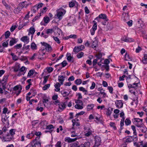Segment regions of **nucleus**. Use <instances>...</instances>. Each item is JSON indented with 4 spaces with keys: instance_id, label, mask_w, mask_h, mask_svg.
Wrapping results in <instances>:
<instances>
[{
    "instance_id": "obj_50",
    "label": "nucleus",
    "mask_w": 147,
    "mask_h": 147,
    "mask_svg": "<svg viewBox=\"0 0 147 147\" xmlns=\"http://www.w3.org/2000/svg\"><path fill=\"white\" fill-rule=\"evenodd\" d=\"M53 70V68L51 67H49L47 69V70L49 73L52 72Z\"/></svg>"
},
{
    "instance_id": "obj_6",
    "label": "nucleus",
    "mask_w": 147,
    "mask_h": 147,
    "mask_svg": "<svg viewBox=\"0 0 147 147\" xmlns=\"http://www.w3.org/2000/svg\"><path fill=\"white\" fill-rule=\"evenodd\" d=\"M115 104L116 105V107L118 108H122L123 106V103L121 100H116Z\"/></svg>"
},
{
    "instance_id": "obj_9",
    "label": "nucleus",
    "mask_w": 147,
    "mask_h": 147,
    "mask_svg": "<svg viewBox=\"0 0 147 147\" xmlns=\"http://www.w3.org/2000/svg\"><path fill=\"white\" fill-rule=\"evenodd\" d=\"M95 145L97 146H98L100 144V143L101 141L100 138L97 136H95Z\"/></svg>"
},
{
    "instance_id": "obj_53",
    "label": "nucleus",
    "mask_w": 147,
    "mask_h": 147,
    "mask_svg": "<svg viewBox=\"0 0 147 147\" xmlns=\"http://www.w3.org/2000/svg\"><path fill=\"white\" fill-rule=\"evenodd\" d=\"M53 39L55 40L59 44L60 42L59 40L57 37H55L53 36Z\"/></svg>"
},
{
    "instance_id": "obj_52",
    "label": "nucleus",
    "mask_w": 147,
    "mask_h": 147,
    "mask_svg": "<svg viewBox=\"0 0 147 147\" xmlns=\"http://www.w3.org/2000/svg\"><path fill=\"white\" fill-rule=\"evenodd\" d=\"M38 120H34L32 121V126H34L37 124L38 123Z\"/></svg>"
},
{
    "instance_id": "obj_51",
    "label": "nucleus",
    "mask_w": 147,
    "mask_h": 147,
    "mask_svg": "<svg viewBox=\"0 0 147 147\" xmlns=\"http://www.w3.org/2000/svg\"><path fill=\"white\" fill-rule=\"evenodd\" d=\"M135 125L137 127H141L143 125V124L142 123V122H141L140 123H139L136 122Z\"/></svg>"
},
{
    "instance_id": "obj_41",
    "label": "nucleus",
    "mask_w": 147,
    "mask_h": 147,
    "mask_svg": "<svg viewBox=\"0 0 147 147\" xmlns=\"http://www.w3.org/2000/svg\"><path fill=\"white\" fill-rule=\"evenodd\" d=\"M134 120L136 122L139 123H140L141 122H142V119H140L139 118H135L134 119Z\"/></svg>"
},
{
    "instance_id": "obj_1",
    "label": "nucleus",
    "mask_w": 147,
    "mask_h": 147,
    "mask_svg": "<svg viewBox=\"0 0 147 147\" xmlns=\"http://www.w3.org/2000/svg\"><path fill=\"white\" fill-rule=\"evenodd\" d=\"M66 11L62 8L58 9L57 10L56 16L59 20L62 18V16L65 14L66 13Z\"/></svg>"
},
{
    "instance_id": "obj_24",
    "label": "nucleus",
    "mask_w": 147,
    "mask_h": 147,
    "mask_svg": "<svg viewBox=\"0 0 147 147\" xmlns=\"http://www.w3.org/2000/svg\"><path fill=\"white\" fill-rule=\"evenodd\" d=\"M81 51V49H80L79 46L75 47L73 50V51L75 52L78 53L80 51Z\"/></svg>"
},
{
    "instance_id": "obj_22",
    "label": "nucleus",
    "mask_w": 147,
    "mask_h": 147,
    "mask_svg": "<svg viewBox=\"0 0 147 147\" xmlns=\"http://www.w3.org/2000/svg\"><path fill=\"white\" fill-rule=\"evenodd\" d=\"M31 48L32 50H36L37 49V47L36 44L34 42H32L31 45Z\"/></svg>"
},
{
    "instance_id": "obj_60",
    "label": "nucleus",
    "mask_w": 147,
    "mask_h": 147,
    "mask_svg": "<svg viewBox=\"0 0 147 147\" xmlns=\"http://www.w3.org/2000/svg\"><path fill=\"white\" fill-rule=\"evenodd\" d=\"M95 86V84L94 82H93L91 86L90 87V88L91 89H93L94 88Z\"/></svg>"
},
{
    "instance_id": "obj_55",
    "label": "nucleus",
    "mask_w": 147,
    "mask_h": 147,
    "mask_svg": "<svg viewBox=\"0 0 147 147\" xmlns=\"http://www.w3.org/2000/svg\"><path fill=\"white\" fill-rule=\"evenodd\" d=\"M79 99H78V100H76L75 101L76 103L77 104H80V105H82L83 103L82 101Z\"/></svg>"
},
{
    "instance_id": "obj_2",
    "label": "nucleus",
    "mask_w": 147,
    "mask_h": 147,
    "mask_svg": "<svg viewBox=\"0 0 147 147\" xmlns=\"http://www.w3.org/2000/svg\"><path fill=\"white\" fill-rule=\"evenodd\" d=\"M8 77V75H6V76H4L3 79L2 80L1 82L2 84V86L3 87V88L4 90H5L6 88V85L7 83V80Z\"/></svg>"
},
{
    "instance_id": "obj_17",
    "label": "nucleus",
    "mask_w": 147,
    "mask_h": 147,
    "mask_svg": "<svg viewBox=\"0 0 147 147\" xmlns=\"http://www.w3.org/2000/svg\"><path fill=\"white\" fill-rule=\"evenodd\" d=\"M66 56L67 60L69 62L71 61L73 59V57L71 56V54L70 53H67Z\"/></svg>"
},
{
    "instance_id": "obj_35",
    "label": "nucleus",
    "mask_w": 147,
    "mask_h": 147,
    "mask_svg": "<svg viewBox=\"0 0 147 147\" xmlns=\"http://www.w3.org/2000/svg\"><path fill=\"white\" fill-rule=\"evenodd\" d=\"M125 59L127 61L129 59H130V58L129 54H128L127 53H126L125 55Z\"/></svg>"
},
{
    "instance_id": "obj_63",
    "label": "nucleus",
    "mask_w": 147,
    "mask_h": 147,
    "mask_svg": "<svg viewBox=\"0 0 147 147\" xmlns=\"http://www.w3.org/2000/svg\"><path fill=\"white\" fill-rule=\"evenodd\" d=\"M104 64L106 65H108L110 63V61H109L108 59H105L104 61Z\"/></svg>"
},
{
    "instance_id": "obj_20",
    "label": "nucleus",
    "mask_w": 147,
    "mask_h": 147,
    "mask_svg": "<svg viewBox=\"0 0 147 147\" xmlns=\"http://www.w3.org/2000/svg\"><path fill=\"white\" fill-rule=\"evenodd\" d=\"M70 93V92L68 93L65 91L64 90H62L61 91V94L63 95V97H65L68 96Z\"/></svg>"
},
{
    "instance_id": "obj_28",
    "label": "nucleus",
    "mask_w": 147,
    "mask_h": 147,
    "mask_svg": "<svg viewBox=\"0 0 147 147\" xmlns=\"http://www.w3.org/2000/svg\"><path fill=\"white\" fill-rule=\"evenodd\" d=\"M50 86V84H48L45 85L42 88V90H47Z\"/></svg>"
},
{
    "instance_id": "obj_30",
    "label": "nucleus",
    "mask_w": 147,
    "mask_h": 147,
    "mask_svg": "<svg viewBox=\"0 0 147 147\" xmlns=\"http://www.w3.org/2000/svg\"><path fill=\"white\" fill-rule=\"evenodd\" d=\"M27 5H26V6L25 5V2H23L22 3H20L19 4V6L20 7L22 8V9L24 7H26Z\"/></svg>"
},
{
    "instance_id": "obj_18",
    "label": "nucleus",
    "mask_w": 147,
    "mask_h": 147,
    "mask_svg": "<svg viewBox=\"0 0 147 147\" xmlns=\"http://www.w3.org/2000/svg\"><path fill=\"white\" fill-rule=\"evenodd\" d=\"M22 9V8L18 6L17 7L14 9L13 11L14 13L18 14L20 12Z\"/></svg>"
},
{
    "instance_id": "obj_13",
    "label": "nucleus",
    "mask_w": 147,
    "mask_h": 147,
    "mask_svg": "<svg viewBox=\"0 0 147 147\" xmlns=\"http://www.w3.org/2000/svg\"><path fill=\"white\" fill-rule=\"evenodd\" d=\"M21 40L25 43H28L29 41V38L27 36L22 37L21 38Z\"/></svg>"
},
{
    "instance_id": "obj_19",
    "label": "nucleus",
    "mask_w": 147,
    "mask_h": 147,
    "mask_svg": "<svg viewBox=\"0 0 147 147\" xmlns=\"http://www.w3.org/2000/svg\"><path fill=\"white\" fill-rule=\"evenodd\" d=\"M79 90L80 91L84 92L85 94L87 95L88 94L87 90L85 89L84 88L82 87H80L79 88Z\"/></svg>"
},
{
    "instance_id": "obj_15",
    "label": "nucleus",
    "mask_w": 147,
    "mask_h": 147,
    "mask_svg": "<svg viewBox=\"0 0 147 147\" xmlns=\"http://www.w3.org/2000/svg\"><path fill=\"white\" fill-rule=\"evenodd\" d=\"M58 80L61 84H63V82L65 80V78L63 76H60L58 77Z\"/></svg>"
},
{
    "instance_id": "obj_23",
    "label": "nucleus",
    "mask_w": 147,
    "mask_h": 147,
    "mask_svg": "<svg viewBox=\"0 0 147 147\" xmlns=\"http://www.w3.org/2000/svg\"><path fill=\"white\" fill-rule=\"evenodd\" d=\"M98 45V42L96 40L93 41L92 45V47L93 48H96Z\"/></svg>"
},
{
    "instance_id": "obj_40",
    "label": "nucleus",
    "mask_w": 147,
    "mask_h": 147,
    "mask_svg": "<svg viewBox=\"0 0 147 147\" xmlns=\"http://www.w3.org/2000/svg\"><path fill=\"white\" fill-rule=\"evenodd\" d=\"M112 111V109H111V110H110L109 109H107V111H106V114L108 116H110L111 115Z\"/></svg>"
},
{
    "instance_id": "obj_31",
    "label": "nucleus",
    "mask_w": 147,
    "mask_h": 147,
    "mask_svg": "<svg viewBox=\"0 0 147 147\" xmlns=\"http://www.w3.org/2000/svg\"><path fill=\"white\" fill-rule=\"evenodd\" d=\"M75 3H76V2L73 1L69 2V7H73L75 5Z\"/></svg>"
},
{
    "instance_id": "obj_62",
    "label": "nucleus",
    "mask_w": 147,
    "mask_h": 147,
    "mask_svg": "<svg viewBox=\"0 0 147 147\" xmlns=\"http://www.w3.org/2000/svg\"><path fill=\"white\" fill-rule=\"evenodd\" d=\"M61 64L62 65V67H64L67 65V63L66 61L64 60L61 63Z\"/></svg>"
},
{
    "instance_id": "obj_11",
    "label": "nucleus",
    "mask_w": 147,
    "mask_h": 147,
    "mask_svg": "<svg viewBox=\"0 0 147 147\" xmlns=\"http://www.w3.org/2000/svg\"><path fill=\"white\" fill-rule=\"evenodd\" d=\"M107 18V16L105 14H101L98 17H97L95 19V20H97L98 21H100V19H105Z\"/></svg>"
},
{
    "instance_id": "obj_37",
    "label": "nucleus",
    "mask_w": 147,
    "mask_h": 147,
    "mask_svg": "<svg viewBox=\"0 0 147 147\" xmlns=\"http://www.w3.org/2000/svg\"><path fill=\"white\" fill-rule=\"evenodd\" d=\"M34 136V133L32 132L31 133L27 135L26 137L28 139L31 138Z\"/></svg>"
},
{
    "instance_id": "obj_3",
    "label": "nucleus",
    "mask_w": 147,
    "mask_h": 147,
    "mask_svg": "<svg viewBox=\"0 0 147 147\" xmlns=\"http://www.w3.org/2000/svg\"><path fill=\"white\" fill-rule=\"evenodd\" d=\"M40 43L43 46H45V49L47 51H49L52 50V48L49 44L44 42H41Z\"/></svg>"
},
{
    "instance_id": "obj_8",
    "label": "nucleus",
    "mask_w": 147,
    "mask_h": 147,
    "mask_svg": "<svg viewBox=\"0 0 147 147\" xmlns=\"http://www.w3.org/2000/svg\"><path fill=\"white\" fill-rule=\"evenodd\" d=\"M66 102H61L58 104L59 109L63 110L65 108Z\"/></svg>"
},
{
    "instance_id": "obj_56",
    "label": "nucleus",
    "mask_w": 147,
    "mask_h": 147,
    "mask_svg": "<svg viewBox=\"0 0 147 147\" xmlns=\"http://www.w3.org/2000/svg\"><path fill=\"white\" fill-rule=\"evenodd\" d=\"M96 57L98 59H99L100 58H101L102 57V54L101 53H98L96 55Z\"/></svg>"
},
{
    "instance_id": "obj_44",
    "label": "nucleus",
    "mask_w": 147,
    "mask_h": 147,
    "mask_svg": "<svg viewBox=\"0 0 147 147\" xmlns=\"http://www.w3.org/2000/svg\"><path fill=\"white\" fill-rule=\"evenodd\" d=\"M34 72L33 70H30L28 73V76H30L33 75L34 74Z\"/></svg>"
},
{
    "instance_id": "obj_4",
    "label": "nucleus",
    "mask_w": 147,
    "mask_h": 147,
    "mask_svg": "<svg viewBox=\"0 0 147 147\" xmlns=\"http://www.w3.org/2000/svg\"><path fill=\"white\" fill-rule=\"evenodd\" d=\"M13 136L10 135L8 133L5 137H3V138L4 142H9L13 139Z\"/></svg>"
},
{
    "instance_id": "obj_59",
    "label": "nucleus",
    "mask_w": 147,
    "mask_h": 147,
    "mask_svg": "<svg viewBox=\"0 0 147 147\" xmlns=\"http://www.w3.org/2000/svg\"><path fill=\"white\" fill-rule=\"evenodd\" d=\"M76 96H78V99H82V96L81 94L80 93H78L76 94Z\"/></svg>"
},
{
    "instance_id": "obj_42",
    "label": "nucleus",
    "mask_w": 147,
    "mask_h": 147,
    "mask_svg": "<svg viewBox=\"0 0 147 147\" xmlns=\"http://www.w3.org/2000/svg\"><path fill=\"white\" fill-rule=\"evenodd\" d=\"M84 55V53L83 52H80L77 55V57L78 58L82 57Z\"/></svg>"
},
{
    "instance_id": "obj_21",
    "label": "nucleus",
    "mask_w": 147,
    "mask_h": 147,
    "mask_svg": "<svg viewBox=\"0 0 147 147\" xmlns=\"http://www.w3.org/2000/svg\"><path fill=\"white\" fill-rule=\"evenodd\" d=\"M106 30H111L113 28V27L111 26L109 24H107L106 27H105Z\"/></svg>"
},
{
    "instance_id": "obj_32",
    "label": "nucleus",
    "mask_w": 147,
    "mask_h": 147,
    "mask_svg": "<svg viewBox=\"0 0 147 147\" xmlns=\"http://www.w3.org/2000/svg\"><path fill=\"white\" fill-rule=\"evenodd\" d=\"M125 123L126 125H128L131 124V121L129 119L127 118L125 120Z\"/></svg>"
},
{
    "instance_id": "obj_38",
    "label": "nucleus",
    "mask_w": 147,
    "mask_h": 147,
    "mask_svg": "<svg viewBox=\"0 0 147 147\" xmlns=\"http://www.w3.org/2000/svg\"><path fill=\"white\" fill-rule=\"evenodd\" d=\"M49 78V76H45L44 77V80L43 82V83L44 84H45L47 82Z\"/></svg>"
},
{
    "instance_id": "obj_25",
    "label": "nucleus",
    "mask_w": 147,
    "mask_h": 147,
    "mask_svg": "<svg viewBox=\"0 0 147 147\" xmlns=\"http://www.w3.org/2000/svg\"><path fill=\"white\" fill-rule=\"evenodd\" d=\"M53 32V30L52 29H49L46 30V33L48 34H52Z\"/></svg>"
},
{
    "instance_id": "obj_26",
    "label": "nucleus",
    "mask_w": 147,
    "mask_h": 147,
    "mask_svg": "<svg viewBox=\"0 0 147 147\" xmlns=\"http://www.w3.org/2000/svg\"><path fill=\"white\" fill-rule=\"evenodd\" d=\"M15 130L14 129H11L9 131V133L10 135L13 137V135L15 134Z\"/></svg>"
},
{
    "instance_id": "obj_54",
    "label": "nucleus",
    "mask_w": 147,
    "mask_h": 147,
    "mask_svg": "<svg viewBox=\"0 0 147 147\" xmlns=\"http://www.w3.org/2000/svg\"><path fill=\"white\" fill-rule=\"evenodd\" d=\"M54 128V127L52 125H49L47 126L46 129H50L52 128Z\"/></svg>"
},
{
    "instance_id": "obj_5",
    "label": "nucleus",
    "mask_w": 147,
    "mask_h": 147,
    "mask_svg": "<svg viewBox=\"0 0 147 147\" xmlns=\"http://www.w3.org/2000/svg\"><path fill=\"white\" fill-rule=\"evenodd\" d=\"M72 121L73 123V127H72V129H74V126L75 125H76V126H78L80 125L79 120L78 119H73L72 120Z\"/></svg>"
},
{
    "instance_id": "obj_57",
    "label": "nucleus",
    "mask_w": 147,
    "mask_h": 147,
    "mask_svg": "<svg viewBox=\"0 0 147 147\" xmlns=\"http://www.w3.org/2000/svg\"><path fill=\"white\" fill-rule=\"evenodd\" d=\"M16 28V25L12 26L10 28V30L11 32L13 31Z\"/></svg>"
},
{
    "instance_id": "obj_49",
    "label": "nucleus",
    "mask_w": 147,
    "mask_h": 147,
    "mask_svg": "<svg viewBox=\"0 0 147 147\" xmlns=\"http://www.w3.org/2000/svg\"><path fill=\"white\" fill-rule=\"evenodd\" d=\"M9 40H8L6 42H4L3 44L2 45L3 47H7L8 45V41H9Z\"/></svg>"
},
{
    "instance_id": "obj_7",
    "label": "nucleus",
    "mask_w": 147,
    "mask_h": 147,
    "mask_svg": "<svg viewBox=\"0 0 147 147\" xmlns=\"http://www.w3.org/2000/svg\"><path fill=\"white\" fill-rule=\"evenodd\" d=\"M143 26V22L142 21L141 19H139L137 21V23L136 24V27L138 28H140L142 27Z\"/></svg>"
},
{
    "instance_id": "obj_58",
    "label": "nucleus",
    "mask_w": 147,
    "mask_h": 147,
    "mask_svg": "<svg viewBox=\"0 0 147 147\" xmlns=\"http://www.w3.org/2000/svg\"><path fill=\"white\" fill-rule=\"evenodd\" d=\"M61 142L60 141L58 142L55 145V147H61Z\"/></svg>"
},
{
    "instance_id": "obj_39",
    "label": "nucleus",
    "mask_w": 147,
    "mask_h": 147,
    "mask_svg": "<svg viewBox=\"0 0 147 147\" xmlns=\"http://www.w3.org/2000/svg\"><path fill=\"white\" fill-rule=\"evenodd\" d=\"M10 32L8 31H7L5 32V38L6 39H7L8 38L9 36L10 35Z\"/></svg>"
},
{
    "instance_id": "obj_29",
    "label": "nucleus",
    "mask_w": 147,
    "mask_h": 147,
    "mask_svg": "<svg viewBox=\"0 0 147 147\" xmlns=\"http://www.w3.org/2000/svg\"><path fill=\"white\" fill-rule=\"evenodd\" d=\"M75 84L77 85H80L82 83V80L80 79H78L76 80L75 81Z\"/></svg>"
},
{
    "instance_id": "obj_27",
    "label": "nucleus",
    "mask_w": 147,
    "mask_h": 147,
    "mask_svg": "<svg viewBox=\"0 0 147 147\" xmlns=\"http://www.w3.org/2000/svg\"><path fill=\"white\" fill-rule=\"evenodd\" d=\"M132 137V136H128L127 137V138L126 139V140L125 141L126 142H131L133 140Z\"/></svg>"
},
{
    "instance_id": "obj_16",
    "label": "nucleus",
    "mask_w": 147,
    "mask_h": 147,
    "mask_svg": "<svg viewBox=\"0 0 147 147\" xmlns=\"http://www.w3.org/2000/svg\"><path fill=\"white\" fill-rule=\"evenodd\" d=\"M35 32V30L34 28L31 27L30 28V32L29 33L28 35H30V34H31V38H32L33 37V35Z\"/></svg>"
},
{
    "instance_id": "obj_12",
    "label": "nucleus",
    "mask_w": 147,
    "mask_h": 147,
    "mask_svg": "<svg viewBox=\"0 0 147 147\" xmlns=\"http://www.w3.org/2000/svg\"><path fill=\"white\" fill-rule=\"evenodd\" d=\"M17 42V39L13 38H12L10 41L9 45L10 46H12L15 44H16Z\"/></svg>"
},
{
    "instance_id": "obj_46",
    "label": "nucleus",
    "mask_w": 147,
    "mask_h": 147,
    "mask_svg": "<svg viewBox=\"0 0 147 147\" xmlns=\"http://www.w3.org/2000/svg\"><path fill=\"white\" fill-rule=\"evenodd\" d=\"M83 144L84 145L85 147H90V145L89 142H86Z\"/></svg>"
},
{
    "instance_id": "obj_64",
    "label": "nucleus",
    "mask_w": 147,
    "mask_h": 147,
    "mask_svg": "<svg viewBox=\"0 0 147 147\" xmlns=\"http://www.w3.org/2000/svg\"><path fill=\"white\" fill-rule=\"evenodd\" d=\"M108 89L109 90V91L112 94V92L113 90V88L111 86H108Z\"/></svg>"
},
{
    "instance_id": "obj_61",
    "label": "nucleus",
    "mask_w": 147,
    "mask_h": 147,
    "mask_svg": "<svg viewBox=\"0 0 147 147\" xmlns=\"http://www.w3.org/2000/svg\"><path fill=\"white\" fill-rule=\"evenodd\" d=\"M102 66L104 67L107 71H108L109 69V66L108 65H102Z\"/></svg>"
},
{
    "instance_id": "obj_45",
    "label": "nucleus",
    "mask_w": 147,
    "mask_h": 147,
    "mask_svg": "<svg viewBox=\"0 0 147 147\" xmlns=\"http://www.w3.org/2000/svg\"><path fill=\"white\" fill-rule=\"evenodd\" d=\"M75 107L78 109H82L83 108L82 106L78 104L75 105Z\"/></svg>"
},
{
    "instance_id": "obj_47",
    "label": "nucleus",
    "mask_w": 147,
    "mask_h": 147,
    "mask_svg": "<svg viewBox=\"0 0 147 147\" xmlns=\"http://www.w3.org/2000/svg\"><path fill=\"white\" fill-rule=\"evenodd\" d=\"M110 125L111 127H113L114 129H116V127L115 126V123H114L111 122L110 123Z\"/></svg>"
},
{
    "instance_id": "obj_34",
    "label": "nucleus",
    "mask_w": 147,
    "mask_h": 147,
    "mask_svg": "<svg viewBox=\"0 0 147 147\" xmlns=\"http://www.w3.org/2000/svg\"><path fill=\"white\" fill-rule=\"evenodd\" d=\"M94 107V105L90 104L88 105L87 106V109L88 111H90L91 109H92L93 107Z\"/></svg>"
},
{
    "instance_id": "obj_10",
    "label": "nucleus",
    "mask_w": 147,
    "mask_h": 147,
    "mask_svg": "<svg viewBox=\"0 0 147 147\" xmlns=\"http://www.w3.org/2000/svg\"><path fill=\"white\" fill-rule=\"evenodd\" d=\"M121 40L126 42H131L134 41V39L131 38L126 37L125 38H123L121 39Z\"/></svg>"
},
{
    "instance_id": "obj_14",
    "label": "nucleus",
    "mask_w": 147,
    "mask_h": 147,
    "mask_svg": "<svg viewBox=\"0 0 147 147\" xmlns=\"http://www.w3.org/2000/svg\"><path fill=\"white\" fill-rule=\"evenodd\" d=\"M31 144H32L33 147H40L41 144L39 142H36L34 143V142H32L30 143Z\"/></svg>"
},
{
    "instance_id": "obj_43",
    "label": "nucleus",
    "mask_w": 147,
    "mask_h": 147,
    "mask_svg": "<svg viewBox=\"0 0 147 147\" xmlns=\"http://www.w3.org/2000/svg\"><path fill=\"white\" fill-rule=\"evenodd\" d=\"M49 18L47 17H45L44 18V21L45 23H47L49 22Z\"/></svg>"
},
{
    "instance_id": "obj_36",
    "label": "nucleus",
    "mask_w": 147,
    "mask_h": 147,
    "mask_svg": "<svg viewBox=\"0 0 147 147\" xmlns=\"http://www.w3.org/2000/svg\"><path fill=\"white\" fill-rule=\"evenodd\" d=\"M93 22L94 23V24L92 26V29L96 30L97 28L96 23L94 21Z\"/></svg>"
},
{
    "instance_id": "obj_48",
    "label": "nucleus",
    "mask_w": 147,
    "mask_h": 147,
    "mask_svg": "<svg viewBox=\"0 0 147 147\" xmlns=\"http://www.w3.org/2000/svg\"><path fill=\"white\" fill-rule=\"evenodd\" d=\"M43 5V4L42 3H40L37 6H35L34 7V8L36 7V9H38L39 8L41 7Z\"/></svg>"
},
{
    "instance_id": "obj_33",
    "label": "nucleus",
    "mask_w": 147,
    "mask_h": 147,
    "mask_svg": "<svg viewBox=\"0 0 147 147\" xmlns=\"http://www.w3.org/2000/svg\"><path fill=\"white\" fill-rule=\"evenodd\" d=\"M22 47V45L21 44H17L14 47V48L16 49H19Z\"/></svg>"
}]
</instances>
